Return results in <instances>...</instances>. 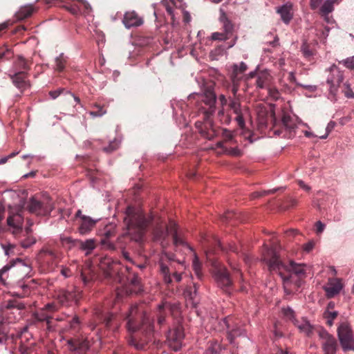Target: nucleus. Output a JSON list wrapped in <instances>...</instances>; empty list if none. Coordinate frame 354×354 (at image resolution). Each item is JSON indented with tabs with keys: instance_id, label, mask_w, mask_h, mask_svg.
I'll list each match as a JSON object with an SVG mask.
<instances>
[{
	"instance_id": "16",
	"label": "nucleus",
	"mask_w": 354,
	"mask_h": 354,
	"mask_svg": "<svg viewBox=\"0 0 354 354\" xmlns=\"http://www.w3.org/2000/svg\"><path fill=\"white\" fill-rule=\"evenodd\" d=\"M160 270L165 283L167 285L171 284L173 281L179 283L182 280L181 273L175 270L171 263L167 266L161 262L160 263Z\"/></svg>"
},
{
	"instance_id": "3",
	"label": "nucleus",
	"mask_w": 354,
	"mask_h": 354,
	"mask_svg": "<svg viewBox=\"0 0 354 354\" xmlns=\"http://www.w3.org/2000/svg\"><path fill=\"white\" fill-rule=\"evenodd\" d=\"M124 223L127 226V232L118 237L117 241V248L121 250L124 259L132 262L129 253L126 250L124 243L127 241L140 242L142 241L148 227L153 220L152 216H146L142 212L136 210L131 206H128Z\"/></svg>"
},
{
	"instance_id": "50",
	"label": "nucleus",
	"mask_w": 354,
	"mask_h": 354,
	"mask_svg": "<svg viewBox=\"0 0 354 354\" xmlns=\"http://www.w3.org/2000/svg\"><path fill=\"white\" fill-rule=\"evenodd\" d=\"M94 106L97 109V110L91 111L90 114L91 115L94 117H100L106 113V111L104 109V106H102L98 104H95Z\"/></svg>"
},
{
	"instance_id": "52",
	"label": "nucleus",
	"mask_w": 354,
	"mask_h": 354,
	"mask_svg": "<svg viewBox=\"0 0 354 354\" xmlns=\"http://www.w3.org/2000/svg\"><path fill=\"white\" fill-rule=\"evenodd\" d=\"M238 215L234 211H227L225 213V214L222 216L223 222L227 223L231 221L232 218H237Z\"/></svg>"
},
{
	"instance_id": "26",
	"label": "nucleus",
	"mask_w": 354,
	"mask_h": 354,
	"mask_svg": "<svg viewBox=\"0 0 354 354\" xmlns=\"http://www.w3.org/2000/svg\"><path fill=\"white\" fill-rule=\"evenodd\" d=\"M251 77H255V85L259 88H264L268 86L270 82L271 76L268 72L266 71H259L256 74L251 73Z\"/></svg>"
},
{
	"instance_id": "49",
	"label": "nucleus",
	"mask_w": 354,
	"mask_h": 354,
	"mask_svg": "<svg viewBox=\"0 0 354 354\" xmlns=\"http://www.w3.org/2000/svg\"><path fill=\"white\" fill-rule=\"evenodd\" d=\"M282 313L283 316L288 320L292 322L294 324L296 322V320L295 319V312L294 310L289 308H283L282 309Z\"/></svg>"
},
{
	"instance_id": "8",
	"label": "nucleus",
	"mask_w": 354,
	"mask_h": 354,
	"mask_svg": "<svg viewBox=\"0 0 354 354\" xmlns=\"http://www.w3.org/2000/svg\"><path fill=\"white\" fill-rule=\"evenodd\" d=\"M25 309L26 304L20 299L8 300L0 312V322L6 325L15 323L22 317Z\"/></svg>"
},
{
	"instance_id": "44",
	"label": "nucleus",
	"mask_w": 354,
	"mask_h": 354,
	"mask_svg": "<svg viewBox=\"0 0 354 354\" xmlns=\"http://www.w3.org/2000/svg\"><path fill=\"white\" fill-rule=\"evenodd\" d=\"M55 70L57 72H62L64 71L66 64L67 62L66 57L64 56V55L62 53L58 57L55 58Z\"/></svg>"
},
{
	"instance_id": "20",
	"label": "nucleus",
	"mask_w": 354,
	"mask_h": 354,
	"mask_svg": "<svg viewBox=\"0 0 354 354\" xmlns=\"http://www.w3.org/2000/svg\"><path fill=\"white\" fill-rule=\"evenodd\" d=\"M13 84L21 91L27 89L30 86L29 80H28V74L26 71H17L13 75H10Z\"/></svg>"
},
{
	"instance_id": "55",
	"label": "nucleus",
	"mask_w": 354,
	"mask_h": 354,
	"mask_svg": "<svg viewBox=\"0 0 354 354\" xmlns=\"http://www.w3.org/2000/svg\"><path fill=\"white\" fill-rule=\"evenodd\" d=\"M277 189H270L268 191L255 192L252 193V197L254 198L261 197L266 194H273V193L276 192Z\"/></svg>"
},
{
	"instance_id": "27",
	"label": "nucleus",
	"mask_w": 354,
	"mask_h": 354,
	"mask_svg": "<svg viewBox=\"0 0 354 354\" xmlns=\"http://www.w3.org/2000/svg\"><path fill=\"white\" fill-rule=\"evenodd\" d=\"M95 223V221L89 216H82L78 227L80 234L82 235L88 234L94 227Z\"/></svg>"
},
{
	"instance_id": "25",
	"label": "nucleus",
	"mask_w": 354,
	"mask_h": 354,
	"mask_svg": "<svg viewBox=\"0 0 354 354\" xmlns=\"http://www.w3.org/2000/svg\"><path fill=\"white\" fill-rule=\"evenodd\" d=\"M342 288L341 281L339 279H329L327 285L324 287L326 296L332 298L337 295Z\"/></svg>"
},
{
	"instance_id": "32",
	"label": "nucleus",
	"mask_w": 354,
	"mask_h": 354,
	"mask_svg": "<svg viewBox=\"0 0 354 354\" xmlns=\"http://www.w3.org/2000/svg\"><path fill=\"white\" fill-rule=\"evenodd\" d=\"M127 270L129 272H130V268L129 267H127ZM127 280L129 282V284L132 286L131 292H138L142 290L140 286V279L136 274L129 273V275L127 277Z\"/></svg>"
},
{
	"instance_id": "11",
	"label": "nucleus",
	"mask_w": 354,
	"mask_h": 354,
	"mask_svg": "<svg viewBox=\"0 0 354 354\" xmlns=\"http://www.w3.org/2000/svg\"><path fill=\"white\" fill-rule=\"evenodd\" d=\"M272 121L273 122L272 129L274 134L287 138H291L295 136L297 126L290 115H283L281 120L279 122L281 129L277 128L278 124L274 114L272 115Z\"/></svg>"
},
{
	"instance_id": "53",
	"label": "nucleus",
	"mask_w": 354,
	"mask_h": 354,
	"mask_svg": "<svg viewBox=\"0 0 354 354\" xmlns=\"http://www.w3.org/2000/svg\"><path fill=\"white\" fill-rule=\"evenodd\" d=\"M193 269L194 270L195 274L197 275L198 279H201L202 277V272L201 270V264L198 261L197 258H195V259L193 261Z\"/></svg>"
},
{
	"instance_id": "12",
	"label": "nucleus",
	"mask_w": 354,
	"mask_h": 354,
	"mask_svg": "<svg viewBox=\"0 0 354 354\" xmlns=\"http://www.w3.org/2000/svg\"><path fill=\"white\" fill-rule=\"evenodd\" d=\"M340 344L344 351H354L353 331L348 323H342L337 328Z\"/></svg>"
},
{
	"instance_id": "22",
	"label": "nucleus",
	"mask_w": 354,
	"mask_h": 354,
	"mask_svg": "<svg viewBox=\"0 0 354 354\" xmlns=\"http://www.w3.org/2000/svg\"><path fill=\"white\" fill-rule=\"evenodd\" d=\"M229 107L232 112L236 115L235 120L241 128L245 126V120L243 118V109L239 99L234 97L230 100Z\"/></svg>"
},
{
	"instance_id": "56",
	"label": "nucleus",
	"mask_w": 354,
	"mask_h": 354,
	"mask_svg": "<svg viewBox=\"0 0 354 354\" xmlns=\"http://www.w3.org/2000/svg\"><path fill=\"white\" fill-rule=\"evenodd\" d=\"M66 8L73 15H77L80 12V8L77 6L76 4L66 6Z\"/></svg>"
},
{
	"instance_id": "30",
	"label": "nucleus",
	"mask_w": 354,
	"mask_h": 354,
	"mask_svg": "<svg viewBox=\"0 0 354 354\" xmlns=\"http://www.w3.org/2000/svg\"><path fill=\"white\" fill-rule=\"evenodd\" d=\"M32 62L25 59L23 56H18L14 64L15 71H28L30 69Z\"/></svg>"
},
{
	"instance_id": "29",
	"label": "nucleus",
	"mask_w": 354,
	"mask_h": 354,
	"mask_svg": "<svg viewBox=\"0 0 354 354\" xmlns=\"http://www.w3.org/2000/svg\"><path fill=\"white\" fill-rule=\"evenodd\" d=\"M35 321L39 322H46L47 328L51 330L52 326V317L46 311V309L41 308L33 314Z\"/></svg>"
},
{
	"instance_id": "57",
	"label": "nucleus",
	"mask_w": 354,
	"mask_h": 354,
	"mask_svg": "<svg viewBox=\"0 0 354 354\" xmlns=\"http://www.w3.org/2000/svg\"><path fill=\"white\" fill-rule=\"evenodd\" d=\"M222 137L225 142L232 141L233 140L232 133L227 129H223Z\"/></svg>"
},
{
	"instance_id": "33",
	"label": "nucleus",
	"mask_w": 354,
	"mask_h": 354,
	"mask_svg": "<svg viewBox=\"0 0 354 354\" xmlns=\"http://www.w3.org/2000/svg\"><path fill=\"white\" fill-rule=\"evenodd\" d=\"M198 286L194 283L193 286L187 287L184 292L185 297L187 300L191 302L193 307L197 304L196 295H197Z\"/></svg>"
},
{
	"instance_id": "31",
	"label": "nucleus",
	"mask_w": 354,
	"mask_h": 354,
	"mask_svg": "<svg viewBox=\"0 0 354 354\" xmlns=\"http://www.w3.org/2000/svg\"><path fill=\"white\" fill-rule=\"evenodd\" d=\"M291 10L292 5L290 3H286L277 9V12L281 15V19L286 24H288L292 17Z\"/></svg>"
},
{
	"instance_id": "62",
	"label": "nucleus",
	"mask_w": 354,
	"mask_h": 354,
	"mask_svg": "<svg viewBox=\"0 0 354 354\" xmlns=\"http://www.w3.org/2000/svg\"><path fill=\"white\" fill-rule=\"evenodd\" d=\"M64 91H65L64 88H58L57 90L50 91L49 95L53 99H55L58 96H59Z\"/></svg>"
},
{
	"instance_id": "28",
	"label": "nucleus",
	"mask_w": 354,
	"mask_h": 354,
	"mask_svg": "<svg viewBox=\"0 0 354 354\" xmlns=\"http://www.w3.org/2000/svg\"><path fill=\"white\" fill-rule=\"evenodd\" d=\"M7 223L9 227L13 228L12 233L16 234L21 232L23 218L19 214L9 216L7 218Z\"/></svg>"
},
{
	"instance_id": "42",
	"label": "nucleus",
	"mask_w": 354,
	"mask_h": 354,
	"mask_svg": "<svg viewBox=\"0 0 354 354\" xmlns=\"http://www.w3.org/2000/svg\"><path fill=\"white\" fill-rule=\"evenodd\" d=\"M8 329L6 324L0 322V345H3L7 342H10V335H8Z\"/></svg>"
},
{
	"instance_id": "45",
	"label": "nucleus",
	"mask_w": 354,
	"mask_h": 354,
	"mask_svg": "<svg viewBox=\"0 0 354 354\" xmlns=\"http://www.w3.org/2000/svg\"><path fill=\"white\" fill-rule=\"evenodd\" d=\"M78 246L83 250L91 251L95 248L94 239H88L86 241H78Z\"/></svg>"
},
{
	"instance_id": "39",
	"label": "nucleus",
	"mask_w": 354,
	"mask_h": 354,
	"mask_svg": "<svg viewBox=\"0 0 354 354\" xmlns=\"http://www.w3.org/2000/svg\"><path fill=\"white\" fill-rule=\"evenodd\" d=\"M95 275V273L88 267L83 268L81 271V278L86 286H88L94 279Z\"/></svg>"
},
{
	"instance_id": "6",
	"label": "nucleus",
	"mask_w": 354,
	"mask_h": 354,
	"mask_svg": "<svg viewBox=\"0 0 354 354\" xmlns=\"http://www.w3.org/2000/svg\"><path fill=\"white\" fill-rule=\"evenodd\" d=\"M343 73L335 65L332 66L330 68V75L327 78V84L330 86L329 88V98L331 100H337V95L338 88H340L342 92L344 93L345 97L347 98H354V92L351 88V85L348 82H344Z\"/></svg>"
},
{
	"instance_id": "38",
	"label": "nucleus",
	"mask_w": 354,
	"mask_h": 354,
	"mask_svg": "<svg viewBox=\"0 0 354 354\" xmlns=\"http://www.w3.org/2000/svg\"><path fill=\"white\" fill-rule=\"evenodd\" d=\"M335 2V0H326L320 8L321 15L327 22H329L328 14L333 10V4Z\"/></svg>"
},
{
	"instance_id": "36",
	"label": "nucleus",
	"mask_w": 354,
	"mask_h": 354,
	"mask_svg": "<svg viewBox=\"0 0 354 354\" xmlns=\"http://www.w3.org/2000/svg\"><path fill=\"white\" fill-rule=\"evenodd\" d=\"M248 69L247 65L244 62H241L239 65L234 64L233 66L232 73L231 75V79L232 82L239 81L242 75Z\"/></svg>"
},
{
	"instance_id": "43",
	"label": "nucleus",
	"mask_w": 354,
	"mask_h": 354,
	"mask_svg": "<svg viewBox=\"0 0 354 354\" xmlns=\"http://www.w3.org/2000/svg\"><path fill=\"white\" fill-rule=\"evenodd\" d=\"M295 325L300 330L301 332L304 333L306 335L310 336L313 332V327L310 323L306 320H303L301 323L296 321Z\"/></svg>"
},
{
	"instance_id": "13",
	"label": "nucleus",
	"mask_w": 354,
	"mask_h": 354,
	"mask_svg": "<svg viewBox=\"0 0 354 354\" xmlns=\"http://www.w3.org/2000/svg\"><path fill=\"white\" fill-rule=\"evenodd\" d=\"M81 298V291L75 286L62 289L58 292L57 299L62 306H69L72 302L77 303Z\"/></svg>"
},
{
	"instance_id": "19",
	"label": "nucleus",
	"mask_w": 354,
	"mask_h": 354,
	"mask_svg": "<svg viewBox=\"0 0 354 354\" xmlns=\"http://www.w3.org/2000/svg\"><path fill=\"white\" fill-rule=\"evenodd\" d=\"M39 259L42 263L47 265L48 270H53L57 264V254L50 249H42L39 253Z\"/></svg>"
},
{
	"instance_id": "1",
	"label": "nucleus",
	"mask_w": 354,
	"mask_h": 354,
	"mask_svg": "<svg viewBox=\"0 0 354 354\" xmlns=\"http://www.w3.org/2000/svg\"><path fill=\"white\" fill-rule=\"evenodd\" d=\"M122 320H127L126 328L130 334L127 339L129 345L137 351L147 350L153 337V321L137 305L129 307L124 315L96 308L88 327L100 339L109 336V333L115 337Z\"/></svg>"
},
{
	"instance_id": "34",
	"label": "nucleus",
	"mask_w": 354,
	"mask_h": 354,
	"mask_svg": "<svg viewBox=\"0 0 354 354\" xmlns=\"http://www.w3.org/2000/svg\"><path fill=\"white\" fill-rule=\"evenodd\" d=\"M26 234L21 239V245L24 248H28L36 243V239L32 235L30 226L26 228Z\"/></svg>"
},
{
	"instance_id": "14",
	"label": "nucleus",
	"mask_w": 354,
	"mask_h": 354,
	"mask_svg": "<svg viewBox=\"0 0 354 354\" xmlns=\"http://www.w3.org/2000/svg\"><path fill=\"white\" fill-rule=\"evenodd\" d=\"M224 322L228 333V338L231 343L235 337L244 335L245 334V329L243 328L241 322L234 319L232 317H227L225 318Z\"/></svg>"
},
{
	"instance_id": "59",
	"label": "nucleus",
	"mask_w": 354,
	"mask_h": 354,
	"mask_svg": "<svg viewBox=\"0 0 354 354\" xmlns=\"http://www.w3.org/2000/svg\"><path fill=\"white\" fill-rule=\"evenodd\" d=\"M301 50L304 55L306 58H309L313 55L312 50L310 49L309 46L307 44H304Z\"/></svg>"
},
{
	"instance_id": "63",
	"label": "nucleus",
	"mask_w": 354,
	"mask_h": 354,
	"mask_svg": "<svg viewBox=\"0 0 354 354\" xmlns=\"http://www.w3.org/2000/svg\"><path fill=\"white\" fill-rule=\"evenodd\" d=\"M118 148V144L116 142H111L108 147H104L103 150L106 153H111L115 151Z\"/></svg>"
},
{
	"instance_id": "4",
	"label": "nucleus",
	"mask_w": 354,
	"mask_h": 354,
	"mask_svg": "<svg viewBox=\"0 0 354 354\" xmlns=\"http://www.w3.org/2000/svg\"><path fill=\"white\" fill-rule=\"evenodd\" d=\"M218 250L231 251L236 254H238L239 250L238 246L234 243H230L227 246H224L217 238L214 237L212 239V245L209 247L205 252L207 260L212 266V272L218 286L223 289L224 291L228 292L232 284L229 272L227 269L213 257L214 252Z\"/></svg>"
},
{
	"instance_id": "5",
	"label": "nucleus",
	"mask_w": 354,
	"mask_h": 354,
	"mask_svg": "<svg viewBox=\"0 0 354 354\" xmlns=\"http://www.w3.org/2000/svg\"><path fill=\"white\" fill-rule=\"evenodd\" d=\"M202 102L207 107L202 106L200 110L203 113L204 121H197L195 123L196 128L199 133L208 140H212L219 133V129L215 127L210 120V116L215 111L216 100V94L212 84L205 86L203 93L199 97Z\"/></svg>"
},
{
	"instance_id": "48",
	"label": "nucleus",
	"mask_w": 354,
	"mask_h": 354,
	"mask_svg": "<svg viewBox=\"0 0 354 354\" xmlns=\"http://www.w3.org/2000/svg\"><path fill=\"white\" fill-rule=\"evenodd\" d=\"M78 241L77 239H73L71 236H65L64 235L60 236V241L63 245H68L69 247L78 245Z\"/></svg>"
},
{
	"instance_id": "54",
	"label": "nucleus",
	"mask_w": 354,
	"mask_h": 354,
	"mask_svg": "<svg viewBox=\"0 0 354 354\" xmlns=\"http://www.w3.org/2000/svg\"><path fill=\"white\" fill-rule=\"evenodd\" d=\"M268 93L271 97L274 100H277L279 97V92L276 87L270 86L268 88Z\"/></svg>"
},
{
	"instance_id": "64",
	"label": "nucleus",
	"mask_w": 354,
	"mask_h": 354,
	"mask_svg": "<svg viewBox=\"0 0 354 354\" xmlns=\"http://www.w3.org/2000/svg\"><path fill=\"white\" fill-rule=\"evenodd\" d=\"M43 308L46 309V311L48 313V312H55V311L57 310V306L53 303L47 304L46 305H45L44 308Z\"/></svg>"
},
{
	"instance_id": "17",
	"label": "nucleus",
	"mask_w": 354,
	"mask_h": 354,
	"mask_svg": "<svg viewBox=\"0 0 354 354\" xmlns=\"http://www.w3.org/2000/svg\"><path fill=\"white\" fill-rule=\"evenodd\" d=\"M319 336L322 339L324 354H335L337 349V342L335 338L323 329L319 331Z\"/></svg>"
},
{
	"instance_id": "40",
	"label": "nucleus",
	"mask_w": 354,
	"mask_h": 354,
	"mask_svg": "<svg viewBox=\"0 0 354 354\" xmlns=\"http://www.w3.org/2000/svg\"><path fill=\"white\" fill-rule=\"evenodd\" d=\"M220 21L223 24L224 32L230 37L233 30V24L224 12H221Z\"/></svg>"
},
{
	"instance_id": "18",
	"label": "nucleus",
	"mask_w": 354,
	"mask_h": 354,
	"mask_svg": "<svg viewBox=\"0 0 354 354\" xmlns=\"http://www.w3.org/2000/svg\"><path fill=\"white\" fill-rule=\"evenodd\" d=\"M178 307L176 304H171L169 302H164L158 307L156 318L158 324L162 327L166 324V318L169 313L173 314L178 310Z\"/></svg>"
},
{
	"instance_id": "15",
	"label": "nucleus",
	"mask_w": 354,
	"mask_h": 354,
	"mask_svg": "<svg viewBox=\"0 0 354 354\" xmlns=\"http://www.w3.org/2000/svg\"><path fill=\"white\" fill-rule=\"evenodd\" d=\"M184 331L182 326L178 325L173 330H169L167 335L169 346L174 351H178L183 345Z\"/></svg>"
},
{
	"instance_id": "35",
	"label": "nucleus",
	"mask_w": 354,
	"mask_h": 354,
	"mask_svg": "<svg viewBox=\"0 0 354 354\" xmlns=\"http://www.w3.org/2000/svg\"><path fill=\"white\" fill-rule=\"evenodd\" d=\"M36 9L32 5H28L21 7L19 10L16 13L15 17L17 20H24L32 15Z\"/></svg>"
},
{
	"instance_id": "37",
	"label": "nucleus",
	"mask_w": 354,
	"mask_h": 354,
	"mask_svg": "<svg viewBox=\"0 0 354 354\" xmlns=\"http://www.w3.org/2000/svg\"><path fill=\"white\" fill-rule=\"evenodd\" d=\"M170 232L175 245H184L186 244L183 238L178 234L176 223L172 221L170 222Z\"/></svg>"
},
{
	"instance_id": "9",
	"label": "nucleus",
	"mask_w": 354,
	"mask_h": 354,
	"mask_svg": "<svg viewBox=\"0 0 354 354\" xmlns=\"http://www.w3.org/2000/svg\"><path fill=\"white\" fill-rule=\"evenodd\" d=\"M28 211L37 216H46L50 214L54 209L53 203L48 196L31 198L27 204Z\"/></svg>"
},
{
	"instance_id": "51",
	"label": "nucleus",
	"mask_w": 354,
	"mask_h": 354,
	"mask_svg": "<svg viewBox=\"0 0 354 354\" xmlns=\"http://www.w3.org/2000/svg\"><path fill=\"white\" fill-rule=\"evenodd\" d=\"M212 40L225 41L228 39L230 37L225 32H214L212 36Z\"/></svg>"
},
{
	"instance_id": "61",
	"label": "nucleus",
	"mask_w": 354,
	"mask_h": 354,
	"mask_svg": "<svg viewBox=\"0 0 354 354\" xmlns=\"http://www.w3.org/2000/svg\"><path fill=\"white\" fill-rule=\"evenodd\" d=\"M324 315L325 318H329V319H335L337 317L338 313L337 311L326 310L324 312Z\"/></svg>"
},
{
	"instance_id": "7",
	"label": "nucleus",
	"mask_w": 354,
	"mask_h": 354,
	"mask_svg": "<svg viewBox=\"0 0 354 354\" xmlns=\"http://www.w3.org/2000/svg\"><path fill=\"white\" fill-rule=\"evenodd\" d=\"M10 343L16 354H35L36 343L28 331L27 326L10 335Z\"/></svg>"
},
{
	"instance_id": "46",
	"label": "nucleus",
	"mask_w": 354,
	"mask_h": 354,
	"mask_svg": "<svg viewBox=\"0 0 354 354\" xmlns=\"http://www.w3.org/2000/svg\"><path fill=\"white\" fill-rule=\"evenodd\" d=\"M223 349L218 342H212L205 351V354H222Z\"/></svg>"
},
{
	"instance_id": "41",
	"label": "nucleus",
	"mask_w": 354,
	"mask_h": 354,
	"mask_svg": "<svg viewBox=\"0 0 354 354\" xmlns=\"http://www.w3.org/2000/svg\"><path fill=\"white\" fill-rule=\"evenodd\" d=\"M113 235V232L111 231H106L104 233L105 237L102 239V245L106 249L110 250H115L117 249V243L115 244L109 240V238Z\"/></svg>"
},
{
	"instance_id": "58",
	"label": "nucleus",
	"mask_w": 354,
	"mask_h": 354,
	"mask_svg": "<svg viewBox=\"0 0 354 354\" xmlns=\"http://www.w3.org/2000/svg\"><path fill=\"white\" fill-rule=\"evenodd\" d=\"M334 127H335V122H330L328 124V125H327V127L326 128V133L324 135H323V136H320L319 138H321V139H326L328 137L329 133L333 130Z\"/></svg>"
},
{
	"instance_id": "10",
	"label": "nucleus",
	"mask_w": 354,
	"mask_h": 354,
	"mask_svg": "<svg viewBox=\"0 0 354 354\" xmlns=\"http://www.w3.org/2000/svg\"><path fill=\"white\" fill-rule=\"evenodd\" d=\"M11 268H14L15 272H21L25 276L28 275L32 270L28 259L23 260L17 258L15 260H12L0 270V283L1 284L6 285L7 283L6 281L8 278V272Z\"/></svg>"
},
{
	"instance_id": "60",
	"label": "nucleus",
	"mask_w": 354,
	"mask_h": 354,
	"mask_svg": "<svg viewBox=\"0 0 354 354\" xmlns=\"http://www.w3.org/2000/svg\"><path fill=\"white\" fill-rule=\"evenodd\" d=\"M344 65L348 68H354V57L347 58L342 61Z\"/></svg>"
},
{
	"instance_id": "21",
	"label": "nucleus",
	"mask_w": 354,
	"mask_h": 354,
	"mask_svg": "<svg viewBox=\"0 0 354 354\" xmlns=\"http://www.w3.org/2000/svg\"><path fill=\"white\" fill-rule=\"evenodd\" d=\"M71 351L78 354L85 353L89 348V342L86 339L71 338L67 341Z\"/></svg>"
},
{
	"instance_id": "47",
	"label": "nucleus",
	"mask_w": 354,
	"mask_h": 354,
	"mask_svg": "<svg viewBox=\"0 0 354 354\" xmlns=\"http://www.w3.org/2000/svg\"><path fill=\"white\" fill-rule=\"evenodd\" d=\"M69 328L74 332H78L81 328V322L78 316L75 315L68 323Z\"/></svg>"
},
{
	"instance_id": "24",
	"label": "nucleus",
	"mask_w": 354,
	"mask_h": 354,
	"mask_svg": "<svg viewBox=\"0 0 354 354\" xmlns=\"http://www.w3.org/2000/svg\"><path fill=\"white\" fill-rule=\"evenodd\" d=\"M122 22L126 28H130L142 25L143 21L135 11H131L124 14Z\"/></svg>"
},
{
	"instance_id": "2",
	"label": "nucleus",
	"mask_w": 354,
	"mask_h": 354,
	"mask_svg": "<svg viewBox=\"0 0 354 354\" xmlns=\"http://www.w3.org/2000/svg\"><path fill=\"white\" fill-rule=\"evenodd\" d=\"M262 259L268 266L270 272H274L281 277L284 290L287 293L290 292L289 285L294 284L299 288L302 279L306 277V266L305 264L290 261L288 265H286L281 261L277 252L273 248L265 247Z\"/></svg>"
},
{
	"instance_id": "23",
	"label": "nucleus",
	"mask_w": 354,
	"mask_h": 354,
	"mask_svg": "<svg viewBox=\"0 0 354 354\" xmlns=\"http://www.w3.org/2000/svg\"><path fill=\"white\" fill-rule=\"evenodd\" d=\"M169 234H171L170 224L168 226L162 224L157 225L153 230L154 241H160L162 247H165V241Z\"/></svg>"
}]
</instances>
